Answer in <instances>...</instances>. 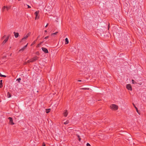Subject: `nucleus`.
Returning <instances> with one entry per match:
<instances>
[{"mask_svg":"<svg viewBox=\"0 0 146 146\" xmlns=\"http://www.w3.org/2000/svg\"><path fill=\"white\" fill-rule=\"evenodd\" d=\"M8 119L9 120V123L13 125L14 124V123L13 122V119L12 118L9 117Z\"/></svg>","mask_w":146,"mask_h":146,"instance_id":"423d86ee","label":"nucleus"},{"mask_svg":"<svg viewBox=\"0 0 146 146\" xmlns=\"http://www.w3.org/2000/svg\"><path fill=\"white\" fill-rule=\"evenodd\" d=\"M133 106H134V107L135 108V109H136V111L139 114L137 108L135 106V105L133 103Z\"/></svg>","mask_w":146,"mask_h":146,"instance_id":"4468645a","label":"nucleus"},{"mask_svg":"<svg viewBox=\"0 0 146 146\" xmlns=\"http://www.w3.org/2000/svg\"><path fill=\"white\" fill-rule=\"evenodd\" d=\"M43 43V42H41V43H40V44H41L42 43Z\"/></svg>","mask_w":146,"mask_h":146,"instance_id":"473e14b6","label":"nucleus"},{"mask_svg":"<svg viewBox=\"0 0 146 146\" xmlns=\"http://www.w3.org/2000/svg\"><path fill=\"white\" fill-rule=\"evenodd\" d=\"M48 37H49V36H46V37H45L44 38V39H46L48 38Z\"/></svg>","mask_w":146,"mask_h":146,"instance_id":"bb28decb","label":"nucleus"},{"mask_svg":"<svg viewBox=\"0 0 146 146\" xmlns=\"http://www.w3.org/2000/svg\"><path fill=\"white\" fill-rule=\"evenodd\" d=\"M68 114V112H67V110H64L63 112V115L64 116L66 117L67 116Z\"/></svg>","mask_w":146,"mask_h":146,"instance_id":"1a4fd4ad","label":"nucleus"},{"mask_svg":"<svg viewBox=\"0 0 146 146\" xmlns=\"http://www.w3.org/2000/svg\"><path fill=\"white\" fill-rule=\"evenodd\" d=\"M58 33V32H56L55 33H53L51 35L52 36H53L54 35H56Z\"/></svg>","mask_w":146,"mask_h":146,"instance_id":"f3484780","label":"nucleus"},{"mask_svg":"<svg viewBox=\"0 0 146 146\" xmlns=\"http://www.w3.org/2000/svg\"><path fill=\"white\" fill-rule=\"evenodd\" d=\"M26 6L28 7V8H31L30 6L29 5H26Z\"/></svg>","mask_w":146,"mask_h":146,"instance_id":"393cba45","label":"nucleus"},{"mask_svg":"<svg viewBox=\"0 0 146 146\" xmlns=\"http://www.w3.org/2000/svg\"><path fill=\"white\" fill-rule=\"evenodd\" d=\"M5 36H6L5 35H4V36L3 37H2V39H3L5 37Z\"/></svg>","mask_w":146,"mask_h":146,"instance_id":"a878e982","label":"nucleus"},{"mask_svg":"<svg viewBox=\"0 0 146 146\" xmlns=\"http://www.w3.org/2000/svg\"><path fill=\"white\" fill-rule=\"evenodd\" d=\"M30 34H31V33H30V32H29V33H27V34L26 35L28 37H29V36H30Z\"/></svg>","mask_w":146,"mask_h":146,"instance_id":"6ab92c4d","label":"nucleus"},{"mask_svg":"<svg viewBox=\"0 0 146 146\" xmlns=\"http://www.w3.org/2000/svg\"><path fill=\"white\" fill-rule=\"evenodd\" d=\"M132 83L133 84H135L136 83L133 80H132Z\"/></svg>","mask_w":146,"mask_h":146,"instance_id":"4be33fe9","label":"nucleus"},{"mask_svg":"<svg viewBox=\"0 0 146 146\" xmlns=\"http://www.w3.org/2000/svg\"><path fill=\"white\" fill-rule=\"evenodd\" d=\"M44 32H45V33H46L47 32V31L46 30H45L44 31Z\"/></svg>","mask_w":146,"mask_h":146,"instance_id":"7c9ffc66","label":"nucleus"},{"mask_svg":"<svg viewBox=\"0 0 146 146\" xmlns=\"http://www.w3.org/2000/svg\"><path fill=\"white\" fill-rule=\"evenodd\" d=\"M50 109H47L46 110V113H48L50 111Z\"/></svg>","mask_w":146,"mask_h":146,"instance_id":"dca6fc26","label":"nucleus"},{"mask_svg":"<svg viewBox=\"0 0 146 146\" xmlns=\"http://www.w3.org/2000/svg\"><path fill=\"white\" fill-rule=\"evenodd\" d=\"M126 88L129 90L131 91L132 90L131 86L130 84H127L126 86Z\"/></svg>","mask_w":146,"mask_h":146,"instance_id":"39448f33","label":"nucleus"},{"mask_svg":"<svg viewBox=\"0 0 146 146\" xmlns=\"http://www.w3.org/2000/svg\"><path fill=\"white\" fill-rule=\"evenodd\" d=\"M110 108L112 110H116L118 109V106L115 104H113L110 106Z\"/></svg>","mask_w":146,"mask_h":146,"instance_id":"f03ea898","label":"nucleus"},{"mask_svg":"<svg viewBox=\"0 0 146 146\" xmlns=\"http://www.w3.org/2000/svg\"><path fill=\"white\" fill-rule=\"evenodd\" d=\"M42 51L45 53H48V51L47 50V49L44 47H42Z\"/></svg>","mask_w":146,"mask_h":146,"instance_id":"0eeeda50","label":"nucleus"},{"mask_svg":"<svg viewBox=\"0 0 146 146\" xmlns=\"http://www.w3.org/2000/svg\"><path fill=\"white\" fill-rule=\"evenodd\" d=\"M38 58V57L37 56H35L33 58H32L29 60L28 61V63H30L31 62H33L36 60Z\"/></svg>","mask_w":146,"mask_h":146,"instance_id":"f257e3e1","label":"nucleus"},{"mask_svg":"<svg viewBox=\"0 0 146 146\" xmlns=\"http://www.w3.org/2000/svg\"><path fill=\"white\" fill-rule=\"evenodd\" d=\"M39 13V11H36L35 13V14L36 16L35 18V19L36 20L37 19H38L39 18V16L38 15Z\"/></svg>","mask_w":146,"mask_h":146,"instance_id":"7ed1b4c3","label":"nucleus"},{"mask_svg":"<svg viewBox=\"0 0 146 146\" xmlns=\"http://www.w3.org/2000/svg\"><path fill=\"white\" fill-rule=\"evenodd\" d=\"M80 138H79V141H80Z\"/></svg>","mask_w":146,"mask_h":146,"instance_id":"72a5a7b5","label":"nucleus"},{"mask_svg":"<svg viewBox=\"0 0 146 146\" xmlns=\"http://www.w3.org/2000/svg\"><path fill=\"white\" fill-rule=\"evenodd\" d=\"M9 37V36H7L6 38L4 40L3 42V44H4L8 40Z\"/></svg>","mask_w":146,"mask_h":146,"instance_id":"9d476101","label":"nucleus"},{"mask_svg":"<svg viewBox=\"0 0 146 146\" xmlns=\"http://www.w3.org/2000/svg\"><path fill=\"white\" fill-rule=\"evenodd\" d=\"M27 44H28L26 45H25L23 48H22L20 49L19 50V52H22L27 47Z\"/></svg>","mask_w":146,"mask_h":146,"instance_id":"6e6552de","label":"nucleus"},{"mask_svg":"<svg viewBox=\"0 0 146 146\" xmlns=\"http://www.w3.org/2000/svg\"><path fill=\"white\" fill-rule=\"evenodd\" d=\"M2 77H6V76H5V75H2Z\"/></svg>","mask_w":146,"mask_h":146,"instance_id":"c85d7f7f","label":"nucleus"},{"mask_svg":"<svg viewBox=\"0 0 146 146\" xmlns=\"http://www.w3.org/2000/svg\"><path fill=\"white\" fill-rule=\"evenodd\" d=\"M85 89H88V88H85Z\"/></svg>","mask_w":146,"mask_h":146,"instance_id":"c9c22d12","label":"nucleus"},{"mask_svg":"<svg viewBox=\"0 0 146 146\" xmlns=\"http://www.w3.org/2000/svg\"><path fill=\"white\" fill-rule=\"evenodd\" d=\"M37 40V39L34 40L33 42V43H32V44H31V45H34V44H35Z\"/></svg>","mask_w":146,"mask_h":146,"instance_id":"a211bd4d","label":"nucleus"},{"mask_svg":"<svg viewBox=\"0 0 146 146\" xmlns=\"http://www.w3.org/2000/svg\"><path fill=\"white\" fill-rule=\"evenodd\" d=\"M39 36H38V37L37 38H39Z\"/></svg>","mask_w":146,"mask_h":146,"instance_id":"f704fd0d","label":"nucleus"},{"mask_svg":"<svg viewBox=\"0 0 146 146\" xmlns=\"http://www.w3.org/2000/svg\"><path fill=\"white\" fill-rule=\"evenodd\" d=\"M11 7V6H4L2 8V10L3 12H4L5 11V9H6V10H8L9 9H10Z\"/></svg>","mask_w":146,"mask_h":146,"instance_id":"20e7f679","label":"nucleus"},{"mask_svg":"<svg viewBox=\"0 0 146 146\" xmlns=\"http://www.w3.org/2000/svg\"><path fill=\"white\" fill-rule=\"evenodd\" d=\"M68 121H67L66 122H64V123L65 124H68Z\"/></svg>","mask_w":146,"mask_h":146,"instance_id":"aec40b11","label":"nucleus"},{"mask_svg":"<svg viewBox=\"0 0 146 146\" xmlns=\"http://www.w3.org/2000/svg\"><path fill=\"white\" fill-rule=\"evenodd\" d=\"M2 75L1 74V73L0 72V76L2 77Z\"/></svg>","mask_w":146,"mask_h":146,"instance_id":"cd10ccee","label":"nucleus"},{"mask_svg":"<svg viewBox=\"0 0 146 146\" xmlns=\"http://www.w3.org/2000/svg\"><path fill=\"white\" fill-rule=\"evenodd\" d=\"M66 44H67L68 43V40L67 38L65 39Z\"/></svg>","mask_w":146,"mask_h":146,"instance_id":"2eb2a0df","label":"nucleus"},{"mask_svg":"<svg viewBox=\"0 0 146 146\" xmlns=\"http://www.w3.org/2000/svg\"><path fill=\"white\" fill-rule=\"evenodd\" d=\"M2 80H0V88H2Z\"/></svg>","mask_w":146,"mask_h":146,"instance_id":"f8f14e48","label":"nucleus"},{"mask_svg":"<svg viewBox=\"0 0 146 146\" xmlns=\"http://www.w3.org/2000/svg\"><path fill=\"white\" fill-rule=\"evenodd\" d=\"M43 146H46L45 145V144H44L43 145Z\"/></svg>","mask_w":146,"mask_h":146,"instance_id":"2f4dec72","label":"nucleus"},{"mask_svg":"<svg viewBox=\"0 0 146 146\" xmlns=\"http://www.w3.org/2000/svg\"><path fill=\"white\" fill-rule=\"evenodd\" d=\"M86 146H90V144H89V143H87V144H86Z\"/></svg>","mask_w":146,"mask_h":146,"instance_id":"b1692460","label":"nucleus"},{"mask_svg":"<svg viewBox=\"0 0 146 146\" xmlns=\"http://www.w3.org/2000/svg\"><path fill=\"white\" fill-rule=\"evenodd\" d=\"M8 98H10L11 97V96L10 94H9V93H8Z\"/></svg>","mask_w":146,"mask_h":146,"instance_id":"412c9836","label":"nucleus"},{"mask_svg":"<svg viewBox=\"0 0 146 146\" xmlns=\"http://www.w3.org/2000/svg\"><path fill=\"white\" fill-rule=\"evenodd\" d=\"M21 78H19L17 79V80H18V81H19L21 80Z\"/></svg>","mask_w":146,"mask_h":146,"instance_id":"5701e85b","label":"nucleus"},{"mask_svg":"<svg viewBox=\"0 0 146 146\" xmlns=\"http://www.w3.org/2000/svg\"><path fill=\"white\" fill-rule=\"evenodd\" d=\"M28 37L26 35L24 37L22 38V40H24L25 39H26Z\"/></svg>","mask_w":146,"mask_h":146,"instance_id":"ddd939ff","label":"nucleus"},{"mask_svg":"<svg viewBox=\"0 0 146 146\" xmlns=\"http://www.w3.org/2000/svg\"><path fill=\"white\" fill-rule=\"evenodd\" d=\"M48 25V24H47L46 25V26H45V27H47V26Z\"/></svg>","mask_w":146,"mask_h":146,"instance_id":"c756f323","label":"nucleus"},{"mask_svg":"<svg viewBox=\"0 0 146 146\" xmlns=\"http://www.w3.org/2000/svg\"><path fill=\"white\" fill-rule=\"evenodd\" d=\"M14 35L15 37V38H17L19 35V33H16L15 32H14Z\"/></svg>","mask_w":146,"mask_h":146,"instance_id":"9b49d317","label":"nucleus"}]
</instances>
